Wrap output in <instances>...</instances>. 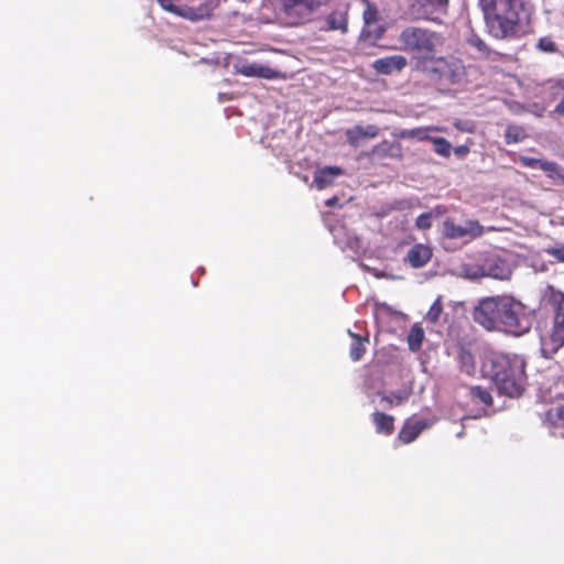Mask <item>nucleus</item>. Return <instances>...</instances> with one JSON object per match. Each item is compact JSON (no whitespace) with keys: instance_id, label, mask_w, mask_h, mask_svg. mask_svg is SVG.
<instances>
[{"instance_id":"1","label":"nucleus","mask_w":564,"mask_h":564,"mask_svg":"<svg viewBox=\"0 0 564 564\" xmlns=\"http://www.w3.org/2000/svg\"><path fill=\"white\" fill-rule=\"evenodd\" d=\"M402 50L412 54L411 62L414 70L419 72L420 63L427 64L443 45L442 34L425 28L408 26L400 33Z\"/></svg>"},{"instance_id":"2","label":"nucleus","mask_w":564,"mask_h":564,"mask_svg":"<svg viewBox=\"0 0 564 564\" xmlns=\"http://www.w3.org/2000/svg\"><path fill=\"white\" fill-rule=\"evenodd\" d=\"M525 362L518 355L496 356V389L499 394L518 398L527 383Z\"/></svg>"},{"instance_id":"3","label":"nucleus","mask_w":564,"mask_h":564,"mask_svg":"<svg viewBox=\"0 0 564 564\" xmlns=\"http://www.w3.org/2000/svg\"><path fill=\"white\" fill-rule=\"evenodd\" d=\"M533 315L525 306L511 296L496 297V330L513 336L528 333Z\"/></svg>"},{"instance_id":"4","label":"nucleus","mask_w":564,"mask_h":564,"mask_svg":"<svg viewBox=\"0 0 564 564\" xmlns=\"http://www.w3.org/2000/svg\"><path fill=\"white\" fill-rule=\"evenodd\" d=\"M437 86L460 85L467 76L463 61L455 56H434L427 64L420 63L419 72Z\"/></svg>"},{"instance_id":"5","label":"nucleus","mask_w":564,"mask_h":564,"mask_svg":"<svg viewBox=\"0 0 564 564\" xmlns=\"http://www.w3.org/2000/svg\"><path fill=\"white\" fill-rule=\"evenodd\" d=\"M521 10L519 0H496V21L502 39H519L525 34L527 24L520 18Z\"/></svg>"},{"instance_id":"6","label":"nucleus","mask_w":564,"mask_h":564,"mask_svg":"<svg viewBox=\"0 0 564 564\" xmlns=\"http://www.w3.org/2000/svg\"><path fill=\"white\" fill-rule=\"evenodd\" d=\"M562 346H564V295L561 294V300L556 306V313L554 316L553 328L549 339H542V354L546 358L551 354L556 352Z\"/></svg>"},{"instance_id":"7","label":"nucleus","mask_w":564,"mask_h":564,"mask_svg":"<svg viewBox=\"0 0 564 564\" xmlns=\"http://www.w3.org/2000/svg\"><path fill=\"white\" fill-rule=\"evenodd\" d=\"M482 234V226L477 221L468 220L464 225H457L452 218L443 223V235L448 239L476 238Z\"/></svg>"},{"instance_id":"8","label":"nucleus","mask_w":564,"mask_h":564,"mask_svg":"<svg viewBox=\"0 0 564 564\" xmlns=\"http://www.w3.org/2000/svg\"><path fill=\"white\" fill-rule=\"evenodd\" d=\"M156 2L164 11L189 21H199V18L207 15L210 9V4L206 3L197 7H183V4H175L173 0H156Z\"/></svg>"},{"instance_id":"9","label":"nucleus","mask_w":564,"mask_h":564,"mask_svg":"<svg viewBox=\"0 0 564 564\" xmlns=\"http://www.w3.org/2000/svg\"><path fill=\"white\" fill-rule=\"evenodd\" d=\"M281 11L290 20L291 24H301L312 15L306 0H279Z\"/></svg>"},{"instance_id":"10","label":"nucleus","mask_w":564,"mask_h":564,"mask_svg":"<svg viewBox=\"0 0 564 564\" xmlns=\"http://www.w3.org/2000/svg\"><path fill=\"white\" fill-rule=\"evenodd\" d=\"M432 425V420L411 416L404 421L398 434V440L403 444H410L414 442L424 430Z\"/></svg>"},{"instance_id":"11","label":"nucleus","mask_w":564,"mask_h":564,"mask_svg":"<svg viewBox=\"0 0 564 564\" xmlns=\"http://www.w3.org/2000/svg\"><path fill=\"white\" fill-rule=\"evenodd\" d=\"M474 321L487 330L494 329V297L488 296L479 301L473 312Z\"/></svg>"},{"instance_id":"12","label":"nucleus","mask_w":564,"mask_h":564,"mask_svg":"<svg viewBox=\"0 0 564 564\" xmlns=\"http://www.w3.org/2000/svg\"><path fill=\"white\" fill-rule=\"evenodd\" d=\"M406 65L408 59L403 55H391L376 59L371 66L378 74L391 75L394 72L400 73Z\"/></svg>"},{"instance_id":"13","label":"nucleus","mask_w":564,"mask_h":564,"mask_svg":"<svg viewBox=\"0 0 564 564\" xmlns=\"http://www.w3.org/2000/svg\"><path fill=\"white\" fill-rule=\"evenodd\" d=\"M379 132L380 129L376 124H368L366 127L358 124L346 130V138L352 148H358L364 139H375L379 135Z\"/></svg>"},{"instance_id":"14","label":"nucleus","mask_w":564,"mask_h":564,"mask_svg":"<svg viewBox=\"0 0 564 564\" xmlns=\"http://www.w3.org/2000/svg\"><path fill=\"white\" fill-rule=\"evenodd\" d=\"M237 72L246 77H259L264 79H275L281 76L279 70L258 63H243L237 66Z\"/></svg>"},{"instance_id":"15","label":"nucleus","mask_w":564,"mask_h":564,"mask_svg":"<svg viewBox=\"0 0 564 564\" xmlns=\"http://www.w3.org/2000/svg\"><path fill=\"white\" fill-rule=\"evenodd\" d=\"M433 256L432 249L423 243H415L404 258V262L409 263L411 268L419 269L426 265Z\"/></svg>"},{"instance_id":"16","label":"nucleus","mask_w":564,"mask_h":564,"mask_svg":"<svg viewBox=\"0 0 564 564\" xmlns=\"http://www.w3.org/2000/svg\"><path fill=\"white\" fill-rule=\"evenodd\" d=\"M497 85L501 93L511 96H517L522 90V83L516 75L498 72L496 69V86Z\"/></svg>"},{"instance_id":"17","label":"nucleus","mask_w":564,"mask_h":564,"mask_svg":"<svg viewBox=\"0 0 564 564\" xmlns=\"http://www.w3.org/2000/svg\"><path fill=\"white\" fill-rule=\"evenodd\" d=\"M343 174V170L338 166H324L317 169L314 173V184L318 189L330 186L335 178Z\"/></svg>"},{"instance_id":"18","label":"nucleus","mask_w":564,"mask_h":564,"mask_svg":"<svg viewBox=\"0 0 564 564\" xmlns=\"http://www.w3.org/2000/svg\"><path fill=\"white\" fill-rule=\"evenodd\" d=\"M372 155H377L379 159H402V145L399 142H390L384 140L375 145L370 152Z\"/></svg>"},{"instance_id":"19","label":"nucleus","mask_w":564,"mask_h":564,"mask_svg":"<svg viewBox=\"0 0 564 564\" xmlns=\"http://www.w3.org/2000/svg\"><path fill=\"white\" fill-rule=\"evenodd\" d=\"M371 420L378 434L389 436L394 431V416L380 411L371 414Z\"/></svg>"},{"instance_id":"20","label":"nucleus","mask_w":564,"mask_h":564,"mask_svg":"<svg viewBox=\"0 0 564 564\" xmlns=\"http://www.w3.org/2000/svg\"><path fill=\"white\" fill-rule=\"evenodd\" d=\"M327 30L340 31L346 33L348 31L347 13L340 11H333L326 18Z\"/></svg>"},{"instance_id":"21","label":"nucleus","mask_w":564,"mask_h":564,"mask_svg":"<svg viewBox=\"0 0 564 564\" xmlns=\"http://www.w3.org/2000/svg\"><path fill=\"white\" fill-rule=\"evenodd\" d=\"M349 336L352 338V341L349 347V357L354 361H358L362 358V356L366 352L365 344L369 341L368 336L362 337L358 334L352 333L351 330L348 332Z\"/></svg>"},{"instance_id":"22","label":"nucleus","mask_w":564,"mask_h":564,"mask_svg":"<svg viewBox=\"0 0 564 564\" xmlns=\"http://www.w3.org/2000/svg\"><path fill=\"white\" fill-rule=\"evenodd\" d=\"M437 130H438V128H434V127H419V128H414V129L402 130V131H400L398 137L401 139H414L417 141H424V140L431 139L429 135L430 131H437Z\"/></svg>"},{"instance_id":"23","label":"nucleus","mask_w":564,"mask_h":564,"mask_svg":"<svg viewBox=\"0 0 564 564\" xmlns=\"http://www.w3.org/2000/svg\"><path fill=\"white\" fill-rule=\"evenodd\" d=\"M424 339V329L419 325L414 324L408 335L406 341L411 351H419L422 347Z\"/></svg>"},{"instance_id":"24","label":"nucleus","mask_w":564,"mask_h":564,"mask_svg":"<svg viewBox=\"0 0 564 564\" xmlns=\"http://www.w3.org/2000/svg\"><path fill=\"white\" fill-rule=\"evenodd\" d=\"M528 138L524 127L518 124H509L505 132V139L508 144L518 143Z\"/></svg>"},{"instance_id":"25","label":"nucleus","mask_w":564,"mask_h":564,"mask_svg":"<svg viewBox=\"0 0 564 564\" xmlns=\"http://www.w3.org/2000/svg\"><path fill=\"white\" fill-rule=\"evenodd\" d=\"M512 274V267L507 260L496 256V280H508Z\"/></svg>"},{"instance_id":"26","label":"nucleus","mask_w":564,"mask_h":564,"mask_svg":"<svg viewBox=\"0 0 564 564\" xmlns=\"http://www.w3.org/2000/svg\"><path fill=\"white\" fill-rule=\"evenodd\" d=\"M434 144V151L448 158L452 152V144L444 138H431L430 139Z\"/></svg>"},{"instance_id":"27","label":"nucleus","mask_w":564,"mask_h":564,"mask_svg":"<svg viewBox=\"0 0 564 564\" xmlns=\"http://www.w3.org/2000/svg\"><path fill=\"white\" fill-rule=\"evenodd\" d=\"M443 312V303H442V297L438 296L434 302L433 304L431 305L429 312L426 313V321L429 323H432V324H435L438 322L440 319V316Z\"/></svg>"},{"instance_id":"28","label":"nucleus","mask_w":564,"mask_h":564,"mask_svg":"<svg viewBox=\"0 0 564 564\" xmlns=\"http://www.w3.org/2000/svg\"><path fill=\"white\" fill-rule=\"evenodd\" d=\"M379 395L388 409H391L394 405H401L406 400V394L402 392H392L390 395L379 393Z\"/></svg>"},{"instance_id":"29","label":"nucleus","mask_w":564,"mask_h":564,"mask_svg":"<svg viewBox=\"0 0 564 564\" xmlns=\"http://www.w3.org/2000/svg\"><path fill=\"white\" fill-rule=\"evenodd\" d=\"M539 169L546 172L549 176L556 175L564 178V170L556 162L541 160Z\"/></svg>"},{"instance_id":"30","label":"nucleus","mask_w":564,"mask_h":564,"mask_svg":"<svg viewBox=\"0 0 564 564\" xmlns=\"http://www.w3.org/2000/svg\"><path fill=\"white\" fill-rule=\"evenodd\" d=\"M366 3V9L364 11L362 18L366 25L373 24L379 19V12L377 8L370 3L368 0L364 1Z\"/></svg>"},{"instance_id":"31","label":"nucleus","mask_w":564,"mask_h":564,"mask_svg":"<svg viewBox=\"0 0 564 564\" xmlns=\"http://www.w3.org/2000/svg\"><path fill=\"white\" fill-rule=\"evenodd\" d=\"M187 2L183 4V7H197L200 4H210V9L208 11V14L199 18V20L209 19L213 15V11L218 7L219 0H186Z\"/></svg>"},{"instance_id":"32","label":"nucleus","mask_w":564,"mask_h":564,"mask_svg":"<svg viewBox=\"0 0 564 564\" xmlns=\"http://www.w3.org/2000/svg\"><path fill=\"white\" fill-rule=\"evenodd\" d=\"M536 47L544 53H555L557 51L555 42L550 36L541 37L536 43Z\"/></svg>"},{"instance_id":"33","label":"nucleus","mask_w":564,"mask_h":564,"mask_svg":"<svg viewBox=\"0 0 564 564\" xmlns=\"http://www.w3.org/2000/svg\"><path fill=\"white\" fill-rule=\"evenodd\" d=\"M468 43H469L470 46L475 47L480 55H482V56H487L488 55V47H487V45L477 35H471L468 39Z\"/></svg>"},{"instance_id":"34","label":"nucleus","mask_w":564,"mask_h":564,"mask_svg":"<svg viewBox=\"0 0 564 564\" xmlns=\"http://www.w3.org/2000/svg\"><path fill=\"white\" fill-rule=\"evenodd\" d=\"M416 228L426 230L432 227V213H423L415 220Z\"/></svg>"},{"instance_id":"35","label":"nucleus","mask_w":564,"mask_h":564,"mask_svg":"<svg viewBox=\"0 0 564 564\" xmlns=\"http://www.w3.org/2000/svg\"><path fill=\"white\" fill-rule=\"evenodd\" d=\"M471 393L474 397L478 398L485 404H490L492 402L490 392H488L487 390H482L480 387H473Z\"/></svg>"},{"instance_id":"36","label":"nucleus","mask_w":564,"mask_h":564,"mask_svg":"<svg viewBox=\"0 0 564 564\" xmlns=\"http://www.w3.org/2000/svg\"><path fill=\"white\" fill-rule=\"evenodd\" d=\"M501 99H502L503 104L509 108V110L514 115H519V113L527 111V108L518 101L509 100L507 98H501Z\"/></svg>"},{"instance_id":"37","label":"nucleus","mask_w":564,"mask_h":564,"mask_svg":"<svg viewBox=\"0 0 564 564\" xmlns=\"http://www.w3.org/2000/svg\"><path fill=\"white\" fill-rule=\"evenodd\" d=\"M480 6L482 8L484 17L487 21V24H489L490 18L494 13V0H480Z\"/></svg>"},{"instance_id":"38","label":"nucleus","mask_w":564,"mask_h":564,"mask_svg":"<svg viewBox=\"0 0 564 564\" xmlns=\"http://www.w3.org/2000/svg\"><path fill=\"white\" fill-rule=\"evenodd\" d=\"M547 253L560 262H564V243L547 250Z\"/></svg>"},{"instance_id":"39","label":"nucleus","mask_w":564,"mask_h":564,"mask_svg":"<svg viewBox=\"0 0 564 564\" xmlns=\"http://www.w3.org/2000/svg\"><path fill=\"white\" fill-rule=\"evenodd\" d=\"M330 1L332 0H306V4L311 8L312 12H314L321 7L328 4Z\"/></svg>"},{"instance_id":"40","label":"nucleus","mask_w":564,"mask_h":564,"mask_svg":"<svg viewBox=\"0 0 564 564\" xmlns=\"http://www.w3.org/2000/svg\"><path fill=\"white\" fill-rule=\"evenodd\" d=\"M520 161H521V162H522V164H523V165H525V166H529V167H539V164H540L541 159L529 158V156H521V158H520Z\"/></svg>"},{"instance_id":"41","label":"nucleus","mask_w":564,"mask_h":564,"mask_svg":"<svg viewBox=\"0 0 564 564\" xmlns=\"http://www.w3.org/2000/svg\"><path fill=\"white\" fill-rule=\"evenodd\" d=\"M431 6L437 7L442 10H446L448 7V0H426Z\"/></svg>"},{"instance_id":"42","label":"nucleus","mask_w":564,"mask_h":564,"mask_svg":"<svg viewBox=\"0 0 564 564\" xmlns=\"http://www.w3.org/2000/svg\"><path fill=\"white\" fill-rule=\"evenodd\" d=\"M469 149L466 145H459L455 148L454 152L457 156H465L468 153Z\"/></svg>"},{"instance_id":"43","label":"nucleus","mask_w":564,"mask_h":564,"mask_svg":"<svg viewBox=\"0 0 564 564\" xmlns=\"http://www.w3.org/2000/svg\"><path fill=\"white\" fill-rule=\"evenodd\" d=\"M527 111H531L536 117H541L543 115V112H544V108L540 107L539 105H533V109L532 110L527 109Z\"/></svg>"},{"instance_id":"44","label":"nucleus","mask_w":564,"mask_h":564,"mask_svg":"<svg viewBox=\"0 0 564 564\" xmlns=\"http://www.w3.org/2000/svg\"><path fill=\"white\" fill-rule=\"evenodd\" d=\"M555 112L561 116H564V94L561 101L555 107Z\"/></svg>"},{"instance_id":"45","label":"nucleus","mask_w":564,"mask_h":564,"mask_svg":"<svg viewBox=\"0 0 564 564\" xmlns=\"http://www.w3.org/2000/svg\"><path fill=\"white\" fill-rule=\"evenodd\" d=\"M383 32H384V29H383V28H380V29L378 30V33H377V35H376V39H380V37L382 36Z\"/></svg>"},{"instance_id":"46","label":"nucleus","mask_w":564,"mask_h":564,"mask_svg":"<svg viewBox=\"0 0 564 564\" xmlns=\"http://www.w3.org/2000/svg\"><path fill=\"white\" fill-rule=\"evenodd\" d=\"M335 200H336V198L328 199L327 205L333 206Z\"/></svg>"}]
</instances>
